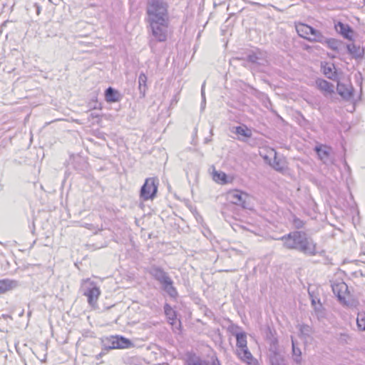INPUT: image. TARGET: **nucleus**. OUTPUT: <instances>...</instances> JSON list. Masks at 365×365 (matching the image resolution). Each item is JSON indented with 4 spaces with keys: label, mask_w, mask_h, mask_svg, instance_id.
I'll list each match as a JSON object with an SVG mask.
<instances>
[{
    "label": "nucleus",
    "mask_w": 365,
    "mask_h": 365,
    "mask_svg": "<svg viewBox=\"0 0 365 365\" xmlns=\"http://www.w3.org/2000/svg\"><path fill=\"white\" fill-rule=\"evenodd\" d=\"M292 354L294 356V360L297 363H299L301 361V355L302 351L301 349L297 346L295 341L292 337Z\"/></svg>",
    "instance_id": "31"
},
{
    "label": "nucleus",
    "mask_w": 365,
    "mask_h": 365,
    "mask_svg": "<svg viewBox=\"0 0 365 365\" xmlns=\"http://www.w3.org/2000/svg\"><path fill=\"white\" fill-rule=\"evenodd\" d=\"M237 355L247 365H259L258 361L253 358L247 347L237 349Z\"/></svg>",
    "instance_id": "12"
},
{
    "label": "nucleus",
    "mask_w": 365,
    "mask_h": 365,
    "mask_svg": "<svg viewBox=\"0 0 365 365\" xmlns=\"http://www.w3.org/2000/svg\"><path fill=\"white\" fill-rule=\"evenodd\" d=\"M212 178L217 182L221 184L227 183V175L223 172L214 171Z\"/></svg>",
    "instance_id": "30"
},
{
    "label": "nucleus",
    "mask_w": 365,
    "mask_h": 365,
    "mask_svg": "<svg viewBox=\"0 0 365 365\" xmlns=\"http://www.w3.org/2000/svg\"><path fill=\"white\" fill-rule=\"evenodd\" d=\"M148 273L161 284V288L168 295L174 299L178 297L177 289L174 287L173 281L169 274L166 272L162 267L157 265H152Z\"/></svg>",
    "instance_id": "2"
},
{
    "label": "nucleus",
    "mask_w": 365,
    "mask_h": 365,
    "mask_svg": "<svg viewBox=\"0 0 365 365\" xmlns=\"http://www.w3.org/2000/svg\"><path fill=\"white\" fill-rule=\"evenodd\" d=\"M283 242V247L287 250H297L308 256L317 253V244L305 232L293 231L277 239Z\"/></svg>",
    "instance_id": "1"
},
{
    "label": "nucleus",
    "mask_w": 365,
    "mask_h": 365,
    "mask_svg": "<svg viewBox=\"0 0 365 365\" xmlns=\"http://www.w3.org/2000/svg\"><path fill=\"white\" fill-rule=\"evenodd\" d=\"M18 286V282L15 280L4 279L0 280V294H4Z\"/></svg>",
    "instance_id": "19"
},
{
    "label": "nucleus",
    "mask_w": 365,
    "mask_h": 365,
    "mask_svg": "<svg viewBox=\"0 0 365 365\" xmlns=\"http://www.w3.org/2000/svg\"><path fill=\"white\" fill-rule=\"evenodd\" d=\"M334 294L337 297L339 302L346 307H356L357 302L353 299L346 300V296L349 295L348 286L344 282L334 283L331 285Z\"/></svg>",
    "instance_id": "5"
},
{
    "label": "nucleus",
    "mask_w": 365,
    "mask_h": 365,
    "mask_svg": "<svg viewBox=\"0 0 365 365\" xmlns=\"http://www.w3.org/2000/svg\"><path fill=\"white\" fill-rule=\"evenodd\" d=\"M106 343H105V350L108 351L110 349H118L116 346V342L118 341L116 339V336H111L109 338H107L106 340Z\"/></svg>",
    "instance_id": "32"
},
{
    "label": "nucleus",
    "mask_w": 365,
    "mask_h": 365,
    "mask_svg": "<svg viewBox=\"0 0 365 365\" xmlns=\"http://www.w3.org/2000/svg\"><path fill=\"white\" fill-rule=\"evenodd\" d=\"M0 245H2V242H0Z\"/></svg>",
    "instance_id": "47"
},
{
    "label": "nucleus",
    "mask_w": 365,
    "mask_h": 365,
    "mask_svg": "<svg viewBox=\"0 0 365 365\" xmlns=\"http://www.w3.org/2000/svg\"><path fill=\"white\" fill-rule=\"evenodd\" d=\"M312 304L314 305L316 303V301H314V299H312Z\"/></svg>",
    "instance_id": "45"
},
{
    "label": "nucleus",
    "mask_w": 365,
    "mask_h": 365,
    "mask_svg": "<svg viewBox=\"0 0 365 365\" xmlns=\"http://www.w3.org/2000/svg\"><path fill=\"white\" fill-rule=\"evenodd\" d=\"M81 289L83 294L87 297L88 303L92 307H96L98 297L101 294L100 288L96 283L89 278L83 279L81 282Z\"/></svg>",
    "instance_id": "4"
},
{
    "label": "nucleus",
    "mask_w": 365,
    "mask_h": 365,
    "mask_svg": "<svg viewBox=\"0 0 365 365\" xmlns=\"http://www.w3.org/2000/svg\"><path fill=\"white\" fill-rule=\"evenodd\" d=\"M210 140H211L210 139H209V138H206L205 139V143H208L209 141H210Z\"/></svg>",
    "instance_id": "43"
},
{
    "label": "nucleus",
    "mask_w": 365,
    "mask_h": 365,
    "mask_svg": "<svg viewBox=\"0 0 365 365\" xmlns=\"http://www.w3.org/2000/svg\"><path fill=\"white\" fill-rule=\"evenodd\" d=\"M267 356L270 365H286L284 356L279 349L268 351Z\"/></svg>",
    "instance_id": "13"
},
{
    "label": "nucleus",
    "mask_w": 365,
    "mask_h": 365,
    "mask_svg": "<svg viewBox=\"0 0 365 365\" xmlns=\"http://www.w3.org/2000/svg\"><path fill=\"white\" fill-rule=\"evenodd\" d=\"M158 187V180L155 178H148L140 188V196L143 200H153L156 196Z\"/></svg>",
    "instance_id": "6"
},
{
    "label": "nucleus",
    "mask_w": 365,
    "mask_h": 365,
    "mask_svg": "<svg viewBox=\"0 0 365 365\" xmlns=\"http://www.w3.org/2000/svg\"><path fill=\"white\" fill-rule=\"evenodd\" d=\"M0 245H2V242H0Z\"/></svg>",
    "instance_id": "48"
},
{
    "label": "nucleus",
    "mask_w": 365,
    "mask_h": 365,
    "mask_svg": "<svg viewBox=\"0 0 365 365\" xmlns=\"http://www.w3.org/2000/svg\"><path fill=\"white\" fill-rule=\"evenodd\" d=\"M232 131L245 138H250L252 134V130L245 125L233 127Z\"/></svg>",
    "instance_id": "22"
},
{
    "label": "nucleus",
    "mask_w": 365,
    "mask_h": 365,
    "mask_svg": "<svg viewBox=\"0 0 365 365\" xmlns=\"http://www.w3.org/2000/svg\"><path fill=\"white\" fill-rule=\"evenodd\" d=\"M146 12L148 21H165L169 20L168 4L164 0H148Z\"/></svg>",
    "instance_id": "3"
},
{
    "label": "nucleus",
    "mask_w": 365,
    "mask_h": 365,
    "mask_svg": "<svg viewBox=\"0 0 365 365\" xmlns=\"http://www.w3.org/2000/svg\"><path fill=\"white\" fill-rule=\"evenodd\" d=\"M334 68V64H329L326 63L322 66L324 74L329 79L334 80L336 77V71H333Z\"/></svg>",
    "instance_id": "25"
},
{
    "label": "nucleus",
    "mask_w": 365,
    "mask_h": 365,
    "mask_svg": "<svg viewBox=\"0 0 365 365\" xmlns=\"http://www.w3.org/2000/svg\"><path fill=\"white\" fill-rule=\"evenodd\" d=\"M153 36L157 41L163 42L167 39L169 20L165 21H148Z\"/></svg>",
    "instance_id": "7"
},
{
    "label": "nucleus",
    "mask_w": 365,
    "mask_h": 365,
    "mask_svg": "<svg viewBox=\"0 0 365 365\" xmlns=\"http://www.w3.org/2000/svg\"><path fill=\"white\" fill-rule=\"evenodd\" d=\"M272 152L274 153L272 161L267 156H264V159L274 170L279 173H284L288 168L286 158L282 155H278L277 151L274 149L272 150Z\"/></svg>",
    "instance_id": "10"
},
{
    "label": "nucleus",
    "mask_w": 365,
    "mask_h": 365,
    "mask_svg": "<svg viewBox=\"0 0 365 365\" xmlns=\"http://www.w3.org/2000/svg\"><path fill=\"white\" fill-rule=\"evenodd\" d=\"M335 27L336 31L341 34L344 38L349 41L352 40L351 34L354 33V31L349 25L338 22Z\"/></svg>",
    "instance_id": "16"
},
{
    "label": "nucleus",
    "mask_w": 365,
    "mask_h": 365,
    "mask_svg": "<svg viewBox=\"0 0 365 365\" xmlns=\"http://www.w3.org/2000/svg\"><path fill=\"white\" fill-rule=\"evenodd\" d=\"M326 37L323 36L322 32L313 28V31L311 32L308 41L311 42H319L321 43H324Z\"/></svg>",
    "instance_id": "23"
},
{
    "label": "nucleus",
    "mask_w": 365,
    "mask_h": 365,
    "mask_svg": "<svg viewBox=\"0 0 365 365\" xmlns=\"http://www.w3.org/2000/svg\"><path fill=\"white\" fill-rule=\"evenodd\" d=\"M300 334L304 336H309L312 333V328L307 324H302L299 327Z\"/></svg>",
    "instance_id": "35"
},
{
    "label": "nucleus",
    "mask_w": 365,
    "mask_h": 365,
    "mask_svg": "<svg viewBox=\"0 0 365 365\" xmlns=\"http://www.w3.org/2000/svg\"><path fill=\"white\" fill-rule=\"evenodd\" d=\"M205 83H204L202 84V88H201V96H202L201 107H202V109L205 108V103H206L205 93Z\"/></svg>",
    "instance_id": "38"
},
{
    "label": "nucleus",
    "mask_w": 365,
    "mask_h": 365,
    "mask_svg": "<svg viewBox=\"0 0 365 365\" xmlns=\"http://www.w3.org/2000/svg\"><path fill=\"white\" fill-rule=\"evenodd\" d=\"M268 344V351L279 349L277 336L266 341Z\"/></svg>",
    "instance_id": "33"
},
{
    "label": "nucleus",
    "mask_w": 365,
    "mask_h": 365,
    "mask_svg": "<svg viewBox=\"0 0 365 365\" xmlns=\"http://www.w3.org/2000/svg\"><path fill=\"white\" fill-rule=\"evenodd\" d=\"M349 53L354 58H359L362 56L364 51L359 46H356L354 43L348 44L346 46Z\"/></svg>",
    "instance_id": "24"
},
{
    "label": "nucleus",
    "mask_w": 365,
    "mask_h": 365,
    "mask_svg": "<svg viewBox=\"0 0 365 365\" xmlns=\"http://www.w3.org/2000/svg\"><path fill=\"white\" fill-rule=\"evenodd\" d=\"M358 328L361 331H365V314H359L356 319Z\"/></svg>",
    "instance_id": "34"
},
{
    "label": "nucleus",
    "mask_w": 365,
    "mask_h": 365,
    "mask_svg": "<svg viewBox=\"0 0 365 365\" xmlns=\"http://www.w3.org/2000/svg\"><path fill=\"white\" fill-rule=\"evenodd\" d=\"M316 85L320 91L324 92V95L331 94L334 92V86L324 79H317Z\"/></svg>",
    "instance_id": "15"
},
{
    "label": "nucleus",
    "mask_w": 365,
    "mask_h": 365,
    "mask_svg": "<svg viewBox=\"0 0 365 365\" xmlns=\"http://www.w3.org/2000/svg\"><path fill=\"white\" fill-rule=\"evenodd\" d=\"M230 332L236 337L237 349L247 347V334L245 331H238L241 328L232 326L230 328Z\"/></svg>",
    "instance_id": "11"
},
{
    "label": "nucleus",
    "mask_w": 365,
    "mask_h": 365,
    "mask_svg": "<svg viewBox=\"0 0 365 365\" xmlns=\"http://www.w3.org/2000/svg\"><path fill=\"white\" fill-rule=\"evenodd\" d=\"M98 117H99V115L96 113H91L90 115H89V118H98Z\"/></svg>",
    "instance_id": "41"
},
{
    "label": "nucleus",
    "mask_w": 365,
    "mask_h": 365,
    "mask_svg": "<svg viewBox=\"0 0 365 365\" xmlns=\"http://www.w3.org/2000/svg\"><path fill=\"white\" fill-rule=\"evenodd\" d=\"M296 31L299 36L308 40L311 32L313 31V27L304 24H299L296 26Z\"/></svg>",
    "instance_id": "20"
},
{
    "label": "nucleus",
    "mask_w": 365,
    "mask_h": 365,
    "mask_svg": "<svg viewBox=\"0 0 365 365\" xmlns=\"http://www.w3.org/2000/svg\"><path fill=\"white\" fill-rule=\"evenodd\" d=\"M147 80H148V78H147V76H146V75L145 73H141L139 75V77H138V88H139V91H140V93L141 95H143V96H145V92H146V90H147V85H146Z\"/></svg>",
    "instance_id": "27"
},
{
    "label": "nucleus",
    "mask_w": 365,
    "mask_h": 365,
    "mask_svg": "<svg viewBox=\"0 0 365 365\" xmlns=\"http://www.w3.org/2000/svg\"><path fill=\"white\" fill-rule=\"evenodd\" d=\"M336 91L339 95H340L342 98L346 99L350 98L353 95V88L349 84L338 83L336 86Z\"/></svg>",
    "instance_id": "17"
},
{
    "label": "nucleus",
    "mask_w": 365,
    "mask_h": 365,
    "mask_svg": "<svg viewBox=\"0 0 365 365\" xmlns=\"http://www.w3.org/2000/svg\"><path fill=\"white\" fill-rule=\"evenodd\" d=\"M292 225L294 227V228L299 230L304 227V222L301 219L294 216L292 220Z\"/></svg>",
    "instance_id": "37"
},
{
    "label": "nucleus",
    "mask_w": 365,
    "mask_h": 365,
    "mask_svg": "<svg viewBox=\"0 0 365 365\" xmlns=\"http://www.w3.org/2000/svg\"><path fill=\"white\" fill-rule=\"evenodd\" d=\"M0 245H2V242H0Z\"/></svg>",
    "instance_id": "46"
},
{
    "label": "nucleus",
    "mask_w": 365,
    "mask_h": 365,
    "mask_svg": "<svg viewBox=\"0 0 365 365\" xmlns=\"http://www.w3.org/2000/svg\"><path fill=\"white\" fill-rule=\"evenodd\" d=\"M106 354V352L103 350L101 353H99L98 354H97L96 356V359L97 360L100 359L103 356H104Z\"/></svg>",
    "instance_id": "39"
},
{
    "label": "nucleus",
    "mask_w": 365,
    "mask_h": 365,
    "mask_svg": "<svg viewBox=\"0 0 365 365\" xmlns=\"http://www.w3.org/2000/svg\"><path fill=\"white\" fill-rule=\"evenodd\" d=\"M277 333L274 329H272L270 327H267L264 331L265 340L267 341L269 339H272L276 336Z\"/></svg>",
    "instance_id": "36"
},
{
    "label": "nucleus",
    "mask_w": 365,
    "mask_h": 365,
    "mask_svg": "<svg viewBox=\"0 0 365 365\" xmlns=\"http://www.w3.org/2000/svg\"><path fill=\"white\" fill-rule=\"evenodd\" d=\"M227 199L231 203L239 205L242 208H249L247 200L250 199L248 194L239 190H230L227 192Z\"/></svg>",
    "instance_id": "9"
},
{
    "label": "nucleus",
    "mask_w": 365,
    "mask_h": 365,
    "mask_svg": "<svg viewBox=\"0 0 365 365\" xmlns=\"http://www.w3.org/2000/svg\"><path fill=\"white\" fill-rule=\"evenodd\" d=\"M105 98L107 102L113 103L120 101V93L112 87L108 88L105 91Z\"/></svg>",
    "instance_id": "21"
},
{
    "label": "nucleus",
    "mask_w": 365,
    "mask_h": 365,
    "mask_svg": "<svg viewBox=\"0 0 365 365\" xmlns=\"http://www.w3.org/2000/svg\"><path fill=\"white\" fill-rule=\"evenodd\" d=\"M331 150V148L325 145H317L314 148V151L324 163H327L329 161Z\"/></svg>",
    "instance_id": "14"
},
{
    "label": "nucleus",
    "mask_w": 365,
    "mask_h": 365,
    "mask_svg": "<svg viewBox=\"0 0 365 365\" xmlns=\"http://www.w3.org/2000/svg\"><path fill=\"white\" fill-rule=\"evenodd\" d=\"M249 4H250L251 5H255L257 6L264 7V5L261 4L260 3H257V2L249 1Z\"/></svg>",
    "instance_id": "40"
},
{
    "label": "nucleus",
    "mask_w": 365,
    "mask_h": 365,
    "mask_svg": "<svg viewBox=\"0 0 365 365\" xmlns=\"http://www.w3.org/2000/svg\"><path fill=\"white\" fill-rule=\"evenodd\" d=\"M116 339L118 341L115 344L118 349H125L132 345L131 341L123 336H116Z\"/></svg>",
    "instance_id": "29"
},
{
    "label": "nucleus",
    "mask_w": 365,
    "mask_h": 365,
    "mask_svg": "<svg viewBox=\"0 0 365 365\" xmlns=\"http://www.w3.org/2000/svg\"><path fill=\"white\" fill-rule=\"evenodd\" d=\"M164 312L170 324H173L177 319L175 312L168 304L164 306Z\"/></svg>",
    "instance_id": "28"
},
{
    "label": "nucleus",
    "mask_w": 365,
    "mask_h": 365,
    "mask_svg": "<svg viewBox=\"0 0 365 365\" xmlns=\"http://www.w3.org/2000/svg\"><path fill=\"white\" fill-rule=\"evenodd\" d=\"M324 44H326L330 49L338 52L340 46L342 45V42L335 38H326Z\"/></svg>",
    "instance_id": "26"
},
{
    "label": "nucleus",
    "mask_w": 365,
    "mask_h": 365,
    "mask_svg": "<svg viewBox=\"0 0 365 365\" xmlns=\"http://www.w3.org/2000/svg\"><path fill=\"white\" fill-rule=\"evenodd\" d=\"M247 61L252 64V69L259 70L260 66L267 64V53L262 51L257 50L247 56Z\"/></svg>",
    "instance_id": "8"
},
{
    "label": "nucleus",
    "mask_w": 365,
    "mask_h": 365,
    "mask_svg": "<svg viewBox=\"0 0 365 365\" xmlns=\"http://www.w3.org/2000/svg\"><path fill=\"white\" fill-rule=\"evenodd\" d=\"M24 310L22 309L21 312L19 314V316L22 317L24 315Z\"/></svg>",
    "instance_id": "42"
},
{
    "label": "nucleus",
    "mask_w": 365,
    "mask_h": 365,
    "mask_svg": "<svg viewBox=\"0 0 365 365\" xmlns=\"http://www.w3.org/2000/svg\"><path fill=\"white\" fill-rule=\"evenodd\" d=\"M27 315L29 317L31 315V311H29Z\"/></svg>",
    "instance_id": "44"
},
{
    "label": "nucleus",
    "mask_w": 365,
    "mask_h": 365,
    "mask_svg": "<svg viewBox=\"0 0 365 365\" xmlns=\"http://www.w3.org/2000/svg\"><path fill=\"white\" fill-rule=\"evenodd\" d=\"M186 365H210L209 362L202 359L195 354L189 353L187 354L185 361Z\"/></svg>",
    "instance_id": "18"
}]
</instances>
